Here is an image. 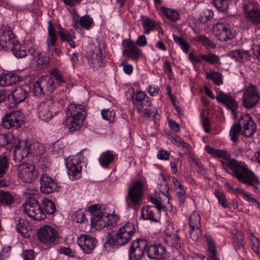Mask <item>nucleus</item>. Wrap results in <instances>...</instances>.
Instances as JSON below:
<instances>
[{
    "label": "nucleus",
    "mask_w": 260,
    "mask_h": 260,
    "mask_svg": "<svg viewBox=\"0 0 260 260\" xmlns=\"http://www.w3.org/2000/svg\"><path fill=\"white\" fill-rule=\"evenodd\" d=\"M225 160V162L220 160L222 167L224 168L225 165L231 169L233 171L232 175L239 182L253 187H255V184L259 183L255 174L247 168L241 165L238 161L231 158Z\"/></svg>",
    "instance_id": "f257e3e1"
},
{
    "label": "nucleus",
    "mask_w": 260,
    "mask_h": 260,
    "mask_svg": "<svg viewBox=\"0 0 260 260\" xmlns=\"http://www.w3.org/2000/svg\"><path fill=\"white\" fill-rule=\"evenodd\" d=\"M136 233L134 223L128 222L117 231H112L108 234L106 242L110 247H119L128 243Z\"/></svg>",
    "instance_id": "f03ea898"
},
{
    "label": "nucleus",
    "mask_w": 260,
    "mask_h": 260,
    "mask_svg": "<svg viewBox=\"0 0 260 260\" xmlns=\"http://www.w3.org/2000/svg\"><path fill=\"white\" fill-rule=\"evenodd\" d=\"M86 116V109L82 105L71 104L69 105L67 112L68 127L70 132L78 131L81 128Z\"/></svg>",
    "instance_id": "7ed1b4c3"
},
{
    "label": "nucleus",
    "mask_w": 260,
    "mask_h": 260,
    "mask_svg": "<svg viewBox=\"0 0 260 260\" xmlns=\"http://www.w3.org/2000/svg\"><path fill=\"white\" fill-rule=\"evenodd\" d=\"M143 187L144 184L140 180L128 185L125 199L127 207L139 206L142 203L144 196Z\"/></svg>",
    "instance_id": "20e7f679"
},
{
    "label": "nucleus",
    "mask_w": 260,
    "mask_h": 260,
    "mask_svg": "<svg viewBox=\"0 0 260 260\" xmlns=\"http://www.w3.org/2000/svg\"><path fill=\"white\" fill-rule=\"evenodd\" d=\"M21 208L25 214L34 220H41L46 218L45 212L43 211L38 201L35 199L24 203Z\"/></svg>",
    "instance_id": "39448f33"
},
{
    "label": "nucleus",
    "mask_w": 260,
    "mask_h": 260,
    "mask_svg": "<svg viewBox=\"0 0 260 260\" xmlns=\"http://www.w3.org/2000/svg\"><path fill=\"white\" fill-rule=\"evenodd\" d=\"M81 155L78 154L71 156L66 160V166L68 169V174L72 180L79 179L82 176Z\"/></svg>",
    "instance_id": "423d86ee"
},
{
    "label": "nucleus",
    "mask_w": 260,
    "mask_h": 260,
    "mask_svg": "<svg viewBox=\"0 0 260 260\" xmlns=\"http://www.w3.org/2000/svg\"><path fill=\"white\" fill-rule=\"evenodd\" d=\"M17 175L22 182L29 183L37 178L38 173L34 164L24 162L18 166Z\"/></svg>",
    "instance_id": "0eeeda50"
},
{
    "label": "nucleus",
    "mask_w": 260,
    "mask_h": 260,
    "mask_svg": "<svg viewBox=\"0 0 260 260\" xmlns=\"http://www.w3.org/2000/svg\"><path fill=\"white\" fill-rule=\"evenodd\" d=\"M259 95L255 85L250 84L243 90L242 104L247 109H252L259 100Z\"/></svg>",
    "instance_id": "6e6552de"
},
{
    "label": "nucleus",
    "mask_w": 260,
    "mask_h": 260,
    "mask_svg": "<svg viewBox=\"0 0 260 260\" xmlns=\"http://www.w3.org/2000/svg\"><path fill=\"white\" fill-rule=\"evenodd\" d=\"M213 34L220 41L231 40L236 36V33L226 24L217 23L213 27Z\"/></svg>",
    "instance_id": "1a4fd4ad"
},
{
    "label": "nucleus",
    "mask_w": 260,
    "mask_h": 260,
    "mask_svg": "<svg viewBox=\"0 0 260 260\" xmlns=\"http://www.w3.org/2000/svg\"><path fill=\"white\" fill-rule=\"evenodd\" d=\"M205 92L211 99H214L215 98L218 102L226 106L232 111L233 114H235V110L237 109L238 103L231 95L225 94L223 92L220 91L218 92L216 97H215L211 90L207 87L205 88Z\"/></svg>",
    "instance_id": "9d476101"
},
{
    "label": "nucleus",
    "mask_w": 260,
    "mask_h": 260,
    "mask_svg": "<svg viewBox=\"0 0 260 260\" xmlns=\"http://www.w3.org/2000/svg\"><path fill=\"white\" fill-rule=\"evenodd\" d=\"M147 241L139 239L134 241L129 249V258L130 260H139L143 256L144 250L146 251Z\"/></svg>",
    "instance_id": "9b49d317"
},
{
    "label": "nucleus",
    "mask_w": 260,
    "mask_h": 260,
    "mask_svg": "<svg viewBox=\"0 0 260 260\" xmlns=\"http://www.w3.org/2000/svg\"><path fill=\"white\" fill-rule=\"evenodd\" d=\"M239 122L243 128L242 134L246 137L253 136L256 131V124L252 118L248 114L241 115Z\"/></svg>",
    "instance_id": "f8f14e48"
},
{
    "label": "nucleus",
    "mask_w": 260,
    "mask_h": 260,
    "mask_svg": "<svg viewBox=\"0 0 260 260\" xmlns=\"http://www.w3.org/2000/svg\"><path fill=\"white\" fill-rule=\"evenodd\" d=\"M146 252L149 258L155 260L164 259L168 255L166 248L161 244L147 245Z\"/></svg>",
    "instance_id": "ddd939ff"
},
{
    "label": "nucleus",
    "mask_w": 260,
    "mask_h": 260,
    "mask_svg": "<svg viewBox=\"0 0 260 260\" xmlns=\"http://www.w3.org/2000/svg\"><path fill=\"white\" fill-rule=\"evenodd\" d=\"M242 9L246 17L251 23L255 24H260L259 6L253 3L243 4Z\"/></svg>",
    "instance_id": "4468645a"
},
{
    "label": "nucleus",
    "mask_w": 260,
    "mask_h": 260,
    "mask_svg": "<svg viewBox=\"0 0 260 260\" xmlns=\"http://www.w3.org/2000/svg\"><path fill=\"white\" fill-rule=\"evenodd\" d=\"M57 233L55 230L48 225L41 228L37 234V236L41 242L46 244L53 243L56 239Z\"/></svg>",
    "instance_id": "2eb2a0df"
},
{
    "label": "nucleus",
    "mask_w": 260,
    "mask_h": 260,
    "mask_svg": "<svg viewBox=\"0 0 260 260\" xmlns=\"http://www.w3.org/2000/svg\"><path fill=\"white\" fill-rule=\"evenodd\" d=\"M40 190L42 192L49 194L58 191L59 186L57 182L47 174H43L40 178Z\"/></svg>",
    "instance_id": "dca6fc26"
},
{
    "label": "nucleus",
    "mask_w": 260,
    "mask_h": 260,
    "mask_svg": "<svg viewBox=\"0 0 260 260\" xmlns=\"http://www.w3.org/2000/svg\"><path fill=\"white\" fill-rule=\"evenodd\" d=\"M23 116L20 112L16 111L7 114L4 120L3 124L5 127L7 129L12 127H19L23 123Z\"/></svg>",
    "instance_id": "f3484780"
},
{
    "label": "nucleus",
    "mask_w": 260,
    "mask_h": 260,
    "mask_svg": "<svg viewBox=\"0 0 260 260\" xmlns=\"http://www.w3.org/2000/svg\"><path fill=\"white\" fill-rule=\"evenodd\" d=\"M88 62L91 68L100 67L104 64V58L102 55L101 49L99 46L94 50L88 51L86 54Z\"/></svg>",
    "instance_id": "a211bd4d"
},
{
    "label": "nucleus",
    "mask_w": 260,
    "mask_h": 260,
    "mask_svg": "<svg viewBox=\"0 0 260 260\" xmlns=\"http://www.w3.org/2000/svg\"><path fill=\"white\" fill-rule=\"evenodd\" d=\"M78 243L85 253L90 254L95 248L97 241L89 235H83L78 238Z\"/></svg>",
    "instance_id": "6ab92c4d"
},
{
    "label": "nucleus",
    "mask_w": 260,
    "mask_h": 260,
    "mask_svg": "<svg viewBox=\"0 0 260 260\" xmlns=\"http://www.w3.org/2000/svg\"><path fill=\"white\" fill-rule=\"evenodd\" d=\"M28 96V92L27 90L22 87H18L16 88L12 93L8 96L9 100L12 99L13 102L8 104V107L13 108L15 107L18 103L23 102Z\"/></svg>",
    "instance_id": "aec40b11"
},
{
    "label": "nucleus",
    "mask_w": 260,
    "mask_h": 260,
    "mask_svg": "<svg viewBox=\"0 0 260 260\" xmlns=\"http://www.w3.org/2000/svg\"><path fill=\"white\" fill-rule=\"evenodd\" d=\"M55 106L53 104L49 105L47 103H42L38 109L39 117L43 121H48L56 114V112H53Z\"/></svg>",
    "instance_id": "412c9836"
},
{
    "label": "nucleus",
    "mask_w": 260,
    "mask_h": 260,
    "mask_svg": "<svg viewBox=\"0 0 260 260\" xmlns=\"http://www.w3.org/2000/svg\"><path fill=\"white\" fill-rule=\"evenodd\" d=\"M16 38L10 30L5 31L0 36V46L2 48L11 49L12 45L16 42Z\"/></svg>",
    "instance_id": "4be33fe9"
},
{
    "label": "nucleus",
    "mask_w": 260,
    "mask_h": 260,
    "mask_svg": "<svg viewBox=\"0 0 260 260\" xmlns=\"http://www.w3.org/2000/svg\"><path fill=\"white\" fill-rule=\"evenodd\" d=\"M141 53V50L133 42L128 43L123 50V54L124 55L134 60H137Z\"/></svg>",
    "instance_id": "5701e85b"
},
{
    "label": "nucleus",
    "mask_w": 260,
    "mask_h": 260,
    "mask_svg": "<svg viewBox=\"0 0 260 260\" xmlns=\"http://www.w3.org/2000/svg\"><path fill=\"white\" fill-rule=\"evenodd\" d=\"M25 144L29 151H30V154L34 156H37L44 153V147L38 141L34 139L27 140Z\"/></svg>",
    "instance_id": "b1692460"
},
{
    "label": "nucleus",
    "mask_w": 260,
    "mask_h": 260,
    "mask_svg": "<svg viewBox=\"0 0 260 260\" xmlns=\"http://www.w3.org/2000/svg\"><path fill=\"white\" fill-rule=\"evenodd\" d=\"M57 36L56 31L51 21L48 22V35L46 39V45L48 51H50L53 46L56 45Z\"/></svg>",
    "instance_id": "393cba45"
},
{
    "label": "nucleus",
    "mask_w": 260,
    "mask_h": 260,
    "mask_svg": "<svg viewBox=\"0 0 260 260\" xmlns=\"http://www.w3.org/2000/svg\"><path fill=\"white\" fill-rule=\"evenodd\" d=\"M19 80V77L15 73H9L0 77V85L1 86H11L16 84Z\"/></svg>",
    "instance_id": "a878e982"
},
{
    "label": "nucleus",
    "mask_w": 260,
    "mask_h": 260,
    "mask_svg": "<svg viewBox=\"0 0 260 260\" xmlns=\"http://www.w3.org/2000/svg\"><path fill=\"white\" fill-rule=\"evenodd\" d=\"M16 229L17 231L21 234L24 238L29 237L31 231L30 226L28 221L24 218H20L17 224Z\"/></svg>",
    "instance_id": "bb28decb"
},
{
    "label": "nucleus",
    "mask_w": 260,
    "mask_h": 260,
    "mask_svg": "<svg viewBox=\"0 0 260 260\" xmlns=\"http://www.w3.org/2000/svg\"><path fill=\"white\" fill-rule=\"evenodd\" d=\"M229 55L240 61H244L250 59V54L249 51L242 49L233 50L229 53Z\"/></svg>",
    "instance_id": "cd10ccee"
},
{
    "label": "nucleus",
    "mask_w": 260,
    "mask_h": 260,
    "mask_svg": "<svg viewBox=\"0 0 260 260\" xmlns=\"http://www.w3.org/2000/svg\"><path fill=\"white\" fill-rule=\"evenodd\" d=\"M40 80L45 94L53 92L55 88L53 79L48 76H43L41 78Z\"/></svg>",
    "instance_id": "c85d7f7f"
},
{
    "label": "nucleus",
    "mask_w": 260,
    "mask_h": 260,
    "mask_svg": "<svg viewBox=\"0 0 260 260\" xmlns=\"http://www.w3.org/2000/svg\"><path fill=\"white\" fill-rule=\"evenodd\" d=\"M180 238L176 234L166 235L164 237V241L168 246L179 248L181 246Z\"/></svg>",
    "instance_id": "c756f323"
},
{
    "label": "nucleus",
    "mask_w": 260,
    "mask_h": 260,
    "mask_svg": "<svg viewBox=\"0 0 260 260\" xmlns=\"http://www.w3.org/2000/svg\"><path fill=\"white\" fill-rule=\"evenodd\" d=\"M206 149L208 153L214 157L221 158L224 160L229 159L231 157L230 153L225 150L215 149L208 146Z\"/></svg>",
    "instance_id": "7c9ffc66"
},
{
    "label": "nucleus",
    "mask_w": 260,
    "mask_h": 260,
    "mask_svg": "<svg viewBox=\"0 0 260 260\" xmlns=\"http://www.w3.org/2000/svg\"><path fill=\"white\" fill-rule=\"evenodd\" d=\"M155 207L153 206H146L143 208L141 210L142 216L145 220H149L152 221L157 222L158 221L155 217L154 211Z\"/></svg>",
    "instance_id": "2f4dec72"
},
{
    "label": "nucleus",
    "mask_w": 260,
    "mask_h": 260,
    "mask_svg": "<svg viewBox=\"0 0 260 260\" xmlns=\"http://www.w3.org/2000/svg\"><path fill=\"white\" fill-rule=\"evenodd\" d=\"M25 47L22 45H20L19 42L16 40V42H15V44L12 45L10 49L17 58H22L27 55Z\"/></svg>",
    "instance_id": "473e14b6"
},
{
    "label": "nucleus",
    "mask_w": 260,
    "mask_h": 260,
    "mask_svg": "<svg viewBox=\"0 0 260 260\" xmlns=\"http://www.w3.org/2000/svg\"><path fill=\"white\" fill-rule=\"evenodd\" d=\"M29 154L30 151H29L26 144H25V146L23 147H18V146L17 145L14 150V159L16 160L20 161L24 158L27 157Z\"/></svg>",
    "instance_id": "72a5a7b5"
},
{
    "label": "nucleus",
    "mask_w": 260,
    "mask_h": 260,
    "mask_svg": "<svg viewBox=\"0 0 260 260\" xmlns=\"http://www.w3.org/2000/svg\"><path fill=\"white\" fill-rule=\"evenodd\" d=\"M114 155L111 151L108 150L103 152L100 155L99 160L100 165L103 167H107L113 160Z\"/></svg>",
    "instance_id": "f704fd0d"
},
{
    "label": "nucleus",
    "mask_w": 260,
    "mask_h": 260,
    "mask_svg": "<svg viewBox=\"0 0 260 260\" xmlns=\"http://www.w3.org/2000/svg\"><path fill=\"white\" fill-rule=\"evenodd\" d=\"M133 99L136 102L141 103V105L143 108L149 107L151 105V103L149 101V98L145 92L142 91L136 92L133 96Z\"/></svg>",
    "instance_id": "c9c22d12"
},
{
    "label": "nucleus",
    "mask_w": 260,
    "mask_h": 260,
    "mask_svg": "<svg viewBox=\"0 0 260 260\" xmlns=\"http://www.w3.org/2000/svg\"><path fill=\"white\" fill-rule=\"evenodd\" d=\"M242 130L243 128L239 122L233 124L230 131V135L233 142H235L238 140V137L240 134H242Z\"/></svg>",
    "instance_id": "e433bc0d"
},
{
    "label": "nucleus",
    "mask_w": 260,
    "mask_h": 260,
    "mask_svg": "<svg viewBox=\"0 0 260 260\" xmlns=\"http://www.w3.org/2000/svg\"><path fill=\"white\" fill-rule=\"evenodd\" d=\"M172 37L175 43L181 47L182 51L185 53H188L190 45L185 39L182 37L177 36L174 34L173 35Z\"/></svg>",
    "instance_id": "4c0bfd02"
},
{
    "label": "nucleus",
    "mask_w": 260,
    "mask_h": 260,
    "mask_svg": "<svg viewBox=\"0 0 260 260\" xmlns=\"http://www.w3.org/2000/svg\"><path fill=\"white\" fill-rule=\"evenodd\" d=\"M58 34L62 42H67L75 38V33L72 29L67 30L62 28L58 30Z\"/></svg>",
    "instance_id": "58836bf2"
},
{
    "label": "nucleus",
    "mask_w": 260,
    "mask_h": 260,
    "mask_svg": "<svg viewBox=\"0 0 260 260\" xmlns=\"http://www.w3.org/2000/svg\"><path fill=\"white\" fill-rule=\"evenodd\" d=\"M142 24L144 29V33L148 34L153 31L156 27L155 22L148 18L142 20Z\"/></svg>",
    "instance_id": "ea45409f"
},
{
    "label": "nucleus",
    "mask_w": 260,
    "mask_h": 260,
    "mask_svg": "<svg viewBox=\"0 0 260 260\" xmlns=\"http://www.w3.org/2000/svg\"><path fill=\"white\" fill-rule=\"evenodd\" d=\"M14 199L11 193L7 191L0 190V203L3 205H10Z\"/></svg>",
    "instance_id": "a19ab883"
},
{
    "label": "nucleus",
    "mask_w": 260,
    "mask_h": 260,
    "mask_svg": "<svg viewBox=\"0 0 260 260\" xmlns=\"http://www.w3.org/2000/svg\"><path fill=\"white\" fill-rule=\"evenodd\" d=\"M161 10L163 14L172 21H176L179 19V13L175 10L164 7H161Z\"/></svg>",
    "instance_id": "79ce46f5"
},
{
    "label": "nucleus",
    "mask_w": 260,
    "mask_h": 260,
    "mask_svg": "<svg viewBox=\"0 0 260 260\" xmlns=\"http://www.w3.org/2000/svg\"><path fill=\"white\" fill-rule=\"evenodd\" d=\"M200 58L212 64L219 65L221 63L219 56L213 53L202 55Z\"/></svg>",
    "instance_id": "37998d69"
},
{
    "label": "nucleus",
    "mask_w": 260,
    "mask_h": 260,
    "mask_svg": "<svg viewBox=\"0 0 260 260\" xmlns=\"http://www.w3.org/2000/svg\"><path fill=\"white\" fill-rule=\"evenodd\" d=\"M206 75L207 79L213 80L214 83L217 85L222 84L223 83L222 75L218 72L213 71L206 72Z\"/></svg>",
    "instance_id": "c03bdc74"
},
{
    "label": "nucleus",
    "mask_w": 260,
    "mask_h": 260,
    "mask_svg": "<svg viewBox=\"0 0 260 260\" xmlns=\"http://www.w3.org/2000/svg\"><path fill=\"white\" fill-rule=\"evenodd\" d=\"M43 204L45 211V214H52L56 211V207L54 203L48 199H44Z\"/></svg>",
    "instance_id": "a18cd8bd"
},
{
    "label": "nucleus",
    "mask_w": 260,
    "mask_h": 260,
    "mask_svg": "<svg viewBox=\"0 0 260 260\" xmlns=\"http://www.w3.org/2000/svg\"><path fill=\"white\" fill-rule=\"evenodd\" d=\"M249 238L251 241V246L253 250L260 254V242L258 238L252 233H250Z\"/></svg>",
    "instance_id": "49530a36"
},
{
    "label": "nucleus",
    "mask_w": 260,
    "mask_h": 260,
    "mask_svg": "<svg viewBox=\"0 0 260 260\" xmlns=\"http://www.w3.org/2000/svg\"><path fill=\"white\" fill-rule=\"evenodd\" d=\"M199 42H200L207 48H215L216 44L209 39L205 36H198L196 39Z\"/></svg>",
    "instance_id": "de8ad7c7"
},
{
    "label": "nucleus",
    "mask_w": 260,
    "mask_h": 260,
    "mask_svg": "<svg viewBox=\"0 0 260 260\" xmlns=\"http://www.w3.org/2000/svg\"><path fill=\"white\" fill-rule=\"evenodd\" d=\"M200 215L197 212H192L189 219V224L190 228L200 227Z\"/></svg>",
    "instance_id": "09e8293b"
},
{
    "label": "nucleus",
    "mask_w": 260,
    "mask_h": 260,
    "mask_svg": "<svg viewBox=\"0 0 260 260\" xmlns=\"http://www.w3.org/2000/svg\"><path fill=\"white\" fill-rule=\"evenodd\" d=\"M79 23H80V28L78 29L81 30V27L88 29L92 24L93 20L89 16L85 15L80 18Z\"/></svg>",
    "instance_id": "8fccbe9b"
},
{
    "label": "nucleus",
    "mask_w": 260,
    "mask_h": 260,
    "mask_svg": "<svg viewBox=\"0 0 260 260\" xmlns=\"http://www.w3.org/2000/svg\"><path fill=\"white\" fill-rule=\"evenodd\" d=\"M213 16V12L209 9H205L200 13V21L205 23L209 21Z\"/></svg>",
    "instance_id": "3c124183"
},
{
    "label": "nucleus",
    "mask_w": 260,
    "mask_h": 260,
    "mask_svg": "<svg viewBox=\"0 0 260 260\" xmlns=\"http://www.w3.org/2000/svg\"><path fill=\"white\" fill-rule=\"evenodd\" d=\"M213 4L219 11L224 12L228 9V0H214Z\"/></svg>",
    "instance_id": "603ef678"
},
{
    "label": "nucleus",
    "mask_w": 260,
    "mask_h": 260,
    "mask_svg": "<svg viewBox=\"0 0 260 260\" xmlns=\"http://www.w3.org/2000/svg\"><path fill=\"white\" fill-rule=\"evenodd\" d=\"M8 165V160L6 156L0 158V179L6 174Z\"/></svg>",
    "instance_id": "864d4df0"
},
{
    "label": "nucleus",
    "mask_w": 260,
    "mask_h": 260,
    "mask_svg": "<svg viewBox=\"0 0 260 260\" xmlns=\"http://www.w3.org/2000/svg\"><path fill=\"white\" fill-rule=\"evenodd\" d=\"M23 46H25L27 51V55H34L35 53V49L34 48V44L33 40L31 39L25 40L23 42Z\"/></svg>",
    "instance_id": "5fc2aeb1"
},
{
    "label": "nucleus",
    "mask_w": 260,
    "mask_h": 260,
    "mask_svg": "<svg viewBox=\"0 0 260 260\" xmlns=\"http://www.w3.org/2000/svg\"><path fill=\"white\" fill-rule=\"evenodd\" d=\"M70 14L73 19V27L75 30H78V28H80V23H79V21L80 20V16L75 9L71 10L70 11Z\"/></svg>",
    "instance_id": "6e6d98bb"
},
{
    "label": "nucleus",
    "mask_w": 260,
    "mask_h": 260,
    "mask_svg": "<svg viewBox=\"0 0 260 260\" xmlns=\"http://www.w3.org/2000/svg\"><path fill=\"white\" fill-rule=\"evenodd\" d=\"M144 115L145 117L149 118L152 117V119L154 121V123H156L157 122V120H159L160 116L158 113L157 111H151L149 109H145Z\"/></svg>",
    "instance_id": "4d7b16f0"
},
{
    "label": "nucleus",
    "mask_w": 260,
    "mask_h": 260,
    "mask_svg": "<svg viewBox=\"0 0 260 260\" xmlns=\"http://www.w3.org/2000/svg\"><path fill=\"white\" fill-rule=\"evenodd\" d=\"M101 114L104 119L109 121H112L115 117V111L112 110L104 109L101 111Z\"/></svg>",
    "instance_id": "13d9d810"
},
{
    "label": "nucleus",
    "mask_w": 260,
    "mask_h": 260,
    "mask_svg": "<svg viewBox=\"0 0 260 260\" xmlns=\"http://www.w3.org/2000/svg\"><path fill=\"white\" fill-rule=\"evenodd\" d=\"M214 194L218 199L219 203L223 207H228V204L225 199L224 194L218 189H215Z\"/></svg>",
    "instance_id": "bf43d9fd"
},
{
    "label": "nucleus",
    "mask_w": 260,
    "mask_h": 260,
    "mask_svg": "<svg viewBox=\"0 0 260 260\" xmlns=\"http://www.w3.org/2000/svg\"><path fill=\"white\" fill-rule=\"evenodd\" d=\"M118 220L117 216L113 214L105 215V221L107 224V227L114 226Z\"/></svg>",
    "instance_id": "052dcab7"
},
{
    "label": "nucleus",
    "mask_w": 260,
    "mask_h": 260,
    "mask_svg": "<svg viewBox=\"0 0 260 260\" xmlns=\"http://www.w3.org/2000/svg\"><path fill=\"white\" fill-rule=\"evenodd\" d=\"M189 234L191 238L193 241H197L201 235L200 227L190 228Z\"/></svg>",
    "instance_id": "680f3d73"
},
{
    "label": "nucleus",
    "mask_w": 260,
    "mask_h": 260,
    "mask_svg": "<svg viewBox=\"0 0 260 260\" xmlns=\"http://www.w3.org/2000/svg\"><path fill=\"white\" fill-rule=\"evenodd\" d=\"M171 141L174 144L178 147L187 148L188 146V144L185 143L180 137L178 136L172 137Z\"/></svg>",
    "instance_id": "e2e57ef3"
},
{
    "label": "nucleus",
    "mask_w": 260,
    "mask_h": 260,
    "mask_svg": "<svg viewBox=\"0 0 260 260\" xmlns=\"http://www.w3.org/2000/svg\"><path fill=\"white\" fill-rule=\"evenodd\" d=\"M217 251L215 246L211 243H209L208 256L212 260L217 259L216 258Z\"/></svg>",
    "instance_id": "0e129e2a"
},
{
    "label": "nucleus",
    "mask_w": 260,
    "mask_h": 260,
    "mask_svg": "<svg viewBox=\"0 0 260 260\" xmlns=\"http://www.w3.org/2000/svg\"><path fill=\"white\" fill-rule=\"evenodd\" d=\"M34 91L36 95H40L45 94L43 87L42 86L40 79L36 82L34 86Z\"/></svg>",
    "instance_id": "69168bd1"
},
{
    "label": "nucleus",
    "mask_w": 260,
    "mask_h": 260,
    "mask_svg": "<svg viewBox=\"0 0 260 260\" xmlns=\"http://www.w3.org/2000/svg\"><path fill=\"white\" fill-rule=\"evenodd\" d=\"M163 68L164 72L168 75L169 78L170 79H172L174 76V74L172 71L170 62L168 60H165L164 62Z\"/></svg>",
    "instance_id": "338daca9"
},
{
    "label": "nucleus",
    "mask_w": 260,
    "mask_h": 260,
    "mask_svg": "<svg viewBox=\"0 0 260 260\" xmlns=\"http://www.w3.org/2000/svg\"><path fill=\"white\" fill-rule=\"evenodd\" d=\"M104 216L105 215H103V214L101 212L94 213L91 219L92 225H96L100 221L104 218Z\"/></svg>",
    "instance_id": "774afa93"
}]
</instances>
